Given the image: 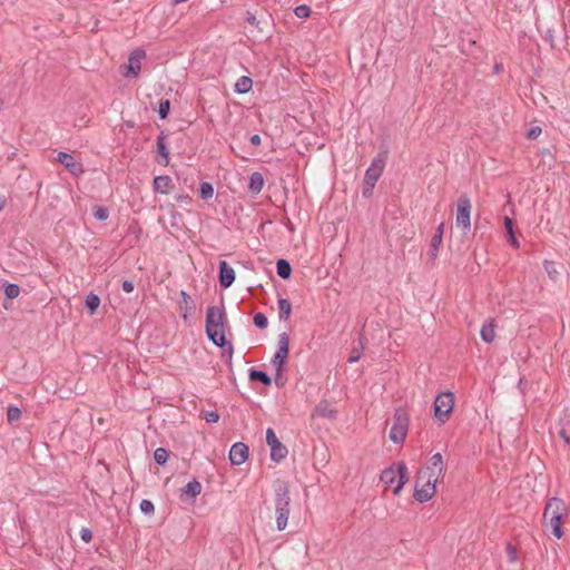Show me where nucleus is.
I'll list each match as a JSON object with an SVG mask.
<instances>
[{
  "mask_svg": "<svg viewBox=\"0 0 570 570\" xmlns=\"http://www.w3.org/2000/svg\"><path fill=\"white\" fill-rule=\"evenodd\" d=\"M277 351L289 352V337L286 333H282L278 335V348Z\"/></svg>",
  "mask_w": 570,
  "mask_h": 570,
  "instance_id": "2f4dec72",
  "label": "nucleus"
},
{
  "mask_svg": "<svg viewBox=\"0 0 570 570\" xmlns=\"http://www.w3.org/2000/svg\"><path fill=\"white\" fill-rule=\"evenodd\" d=\"M277 305L279 318L286 321L291 316L292 304L286 298H278Z\"/></svg>",
  "mask_w": 570,
  "mask_h": 570,
  "instance_id": "b1692460",
  "label": "nucleus"
},
{
  "mask_svg": "<svg viewBox=\"0 0 570 570\" xmlns=\"http://www.w3.org/2000/svg\"><path fill=\"white\" fill-rule=\"evenodd\" d=\"M409 414L404 410L397 409L394 413V422L389 435L390 440L394 443L404 442L409 431Z\"/></svg>",
  "mask_w": 570,
  "mask_h": 570,
  "instance_id": "39448f33",
  "label": "nucleus"
},
{
  "mask_svg": "<svg viewBox=\"0 0 570 570\" xmlns=\"http://www.w3.org/2000/svg\"><path fill=\"white\" fill-rule=\"evenodd\" d=\"M287 356H288V353H286V352L282 353L281 351H277L272 360V364L276 368V372H277V376L275 379V382L277 384H282L281 373H282L283 364H284L285 360L287 358Z\"/></svg>",
  "mask_w": 570,
  "mask_h": 570,
  "instance_id": "4be33fe9",
  "label": "nucleus"
},
{
  "mask_svg": "<svg viewBox=\"0 0 570 570\" xmlns=\"http://www.w3.org/2000/svg\"><path fill=\"white\" fill-rule=\"evenodd\" d=\"M169 110H170V102L169 100H161L159 102V107H158V115L161 119H165L168 114H169Z\"/></svg>",
  "mask_w": 570,
  "mask_h": 570,
  "instance_id": "c9c22d12",
  "label": "nucleus"
},
{
  "mask_svg": "<svg viewBox=\"0 0 570 570\" xmlns=\"http://www.w3.org/2000/svg\"><path fill=\"white\" fill-rule=\"evenodd\" d=\"M507 554H508L509 561H511V562L517 561V559H518L517 550L510 543L507 546Z\"/></svg>",
  "mask_w": 570,
  "mask_h": 570,
  "instance_id": "a19ab883",
  "label": "nucleus"
},
{
  "mask_svg": "<svg viewBox=\"0 0 570 570\" xmlns=\"http://www.w3.org/2000/svg\"><path fill=\"white\" fill-rule=\"evenodd\" d=\"M94 216L98 220H106L109 216V212L106 207L102 206H96L94 208Z\"/></svg>",
  "mask_w": 570,
  "mask_h": 570,
  "instance_id": "f704fd0d",
  "label": "nucleus"
},
{
  "mask_svg": "<svg viewBox=\"0 0 570 570\" xmlns=\"http://www.w3.org/2000/svg\"><path fill=\"white\" fill-rule=\"evenodd\" d=\"M471 200L466 195L460 196L458 204H456V217H455V224L458 227H460L463 232L470 230L471 227Z\"/></svg>",
  "mask_w": 570,
  "mask_h": 570,
  "instance_id": "0eeeda50",
  "label": "nucleus"
},
{
  "mask_svg": "<svg viewBox=\"0 0 570 570\" xmlns=\"http://www.w3.org/2000/svg\"><path fill=\"white\" fill-rule=\"evenodd\" d=\"M7 417L9 422L18 421L21 417V411L17 406H10L7 411Z\"/></svg>",
  "mask_w": 570,
  "mask_h": 570,
  "instance_id": "e433bc0d",
  "label": "nucleus"
},
{
  "mask_svg": "<svg viewBox=\"0 0 570 570\" xmlns=\"http://www.w3.org/2000/svg\"><path fill=\"white\" fill-rule=\"evenodd\" d=\"M179 295V309L181 311L183 318L186 321L188 315L194 311V303L191 297L185 291H180Z\"/></svg>",
  "mask_w": 570,
  "mask_h": 570,
  "instance_id": "f3484780",
  "label": "nucleus"
},
{
  "mask_svg": "<svg viewBox=\"0 0 570 570\" xmlns=\"http://www.w3.org/2000/svg\"><path fill=\"white\" fill-rule=\"evenodd\" d=\"M246 21L252 26L258 24V20L256 19L255 14H253L249 11H247V13H246Z\"/></svg>",
  "mask_w": 570,
  "mask_h": 570,
  "instance_id": "09e8293b",
  "label": "nucleus"
},
{
  "mask_svg": "<svg viewBox=\"0 0 570 570\" xmlns=\"http://www.w3.org/2000/svg\"><path fill=\"white\" fill-rule=\"evenodd\" d=\"M264 183L265 181L263 175L261 173L255 171L249 177L248 190L253 195H257L262 191Z\"/></svg>",
  "mask_w": 570,
  "mask_h": 570,
  "instance_id": "412c9836",
  "label": "nucleus"
},
{
  "mask_svg": "<svg viewBox=\"0 0 570 570\" xmlns=\"http://www.w3.org/2000/svg\"><path fill=\"white\" fill-rule=\"evenodd\" d=\"M140 511L144 513V514H147V515H153L154 512H155V505L154 503L150 501V500H147V499H144L141 502H140Z\"/></svg>",
  "mask_w": 570,
  "mask_h": 570,
  "instance_id": "72a5a7b5",
  "label": "nucleus"
},
{
  "mask_svg": "<svg viewBox=\"0 0 570 570\" xmlns=\"http://www.w3.org/2000/svg\"><path fill=\"white\" fill-rule=\"evenodd\" d=\"M509 236V243L514 247V248H519L520 244H519V240L517 239V237L514 236V234L512 235H508Z\"/></svg>",
  "mask_w": 570,
  "mask_h": 570,
  "instance_id": "8fccbe9b",
  "label": "nucleus"
},
{
  "mask_svg": "<svg viewBox=\"0 0 570 570\" xmlns=\"http://www.w3.org/2000/svg\"><path fill=\"white\" fill-rule=\"evenodd\" d=\"M563 520H564V518H559V517L543 518L544 525L558 539L562 538V535H563V531H562V528H561Z\"/></svg>",
  "mask_w": 570,
  "mask_h": 570,
  "instance_id": "dca6fc26",
  "label": "nucleus"
},
{
  "mask_svg": "<svg viewBox=\"0 0 570 570\" xmlns=\"http://www.w3.org/2000/svg\"><path fill=\"white\" fill-rule=\"evenodd\" d=\"M443 232H444V224L441 223L438 226L436 232L431 239L430 250L428 253L429 257L432 262H434L438 256V252H439V248H440V246L442 244V239H443Z\"/></svg>",
  "mask_w": 570,
  "mask_h": 570,
  "instance_id": "2eb2a0df",
  "label": "nucleus"
},
{
  "mask_svg": "<svg viewBox=\"0 0 570 570\" xmlns=\"http://www.w3.org/2000/svg\"><path fill=\"white\" fill-rule=\"evenodd\" d=\"M454 407V396L451 392H444L436 396L434 402V416L444 423Z\"/></svg>",
  "mask_w": 570,
  "mask_h": 570,
  "instance_id": "423d86ee",
  "label": "nucleus"
},
{
  "mask_svg": "<svg viewBox=\"0 0 570 570\" xmlns=\"http://www.w3.org/2000/svg\"><path fill=\"white\" fill-rule=\"evenodd\" d=\"M80 538L85 542H90L92 539V533L89 529L82 528L80 531Z\"/></svg>",
  "mask_w": 570,
  "mask_h": 570,
  "instance_id": "37998d69",
  "label": "nucleus"
},
{
  "mask_svg": "<svg viewBox=\"0 0 570 570\" xmlns=\"http://www.w3.org/2000/svg\"><path fill=\"white\" fill-rule=\"evenodd\" d=\"M372 190H373V189H370V187L365 185V187H364V189H363V195H364L365 197H368V196H371V195H372Z\"/></svg>",
  "mask_w": 570,
  "mask_h": 570,
  "instance_id": "864d4df0",
  "label": "nucleus"
},
{
  "mask_svg": "<svg viewBox=\"0 0 570 570\" xmlns=\"http://www.w3.org/2000/svg\"><path fill=\"white\" fill-rule=\"evenodd\" d=\"M540 134H541L540 127H532L528 132V138L535 139L537 137L540 136Z\"/></svg>",
  "mask_w": 570,
  "mask_h": 570,
  "instance_id": "49530a36",
  "label": "nucleus"
},
{
  "mask_svg": "<svg viewBox=\"0 0 570 570\" xmlns=\"http://www.w3.org/2000/svg\"><path fill=\"white\" fill-rule=\"evenodd\" d=\"M560 435L564 440L566 443H570V436L567 435L564 430L560 431Z\"/></svg>",
  "mask_w": 570,
  "mask_h": 570,
  "instance_id": "603ef678",
  "label": "nucleus"
},
{
  "mask_svg": "<svg viewBox=\"0 0 570 570\" xmlns=\"http://www.w3.org/2000/svg\"><path fill=\"white\" fill-rule=\"evenodd\" d=\"M381 481L391 487L395 495L400 494L405 483L409 481L407 468L404 462H396L384 469L381 473Z\"/></svg>",
  "mask_w": 570,
  "mask_h": 570,
  "instance_id": "20e7f679",
  "label": "nucleus"
},
{
  "mask_svg": "<svg viewBox=\"0 0 570 570\" xmlns=\"http://www.w3.org/2000/svg\"><path fill=\"white\" fill-rule=\"evenodd\" d=\"M57 160L75 176L83 173L81 164L77 163L70 154L61 151L58 154Z\"/></svg>",
  "mask_w": 570,
  "mask_h": 570,
  "instance_id": "ddd939ff",
  "label": "nucleus"
},
{
  "mask_svg": "<svg viewBox=\"0 0 570 570\" xmlns=\"http://www.w3.org/2000/svg\"><path fill=\"white\" fill-rule=\"evenodd\" d=\"M248 458V446L243 442H237L229 450V461L233 465L243 464Z\"/></svg>",
  "mask_w": 570,
  "mask_h": 570,
  "instance_id": "f8f14e48",
  "label": "nucleus"
},
{
  "mask_svg": "<svg viewBox=\"0 0 570 570\" xmlns=\"http://www.w3.org/2000/svg\"><path fill=\"white\" fill-rule=\"evenodd\" d=\"M276 272L281 278H289L292 273L291 264L285 259H279L276 264Z\"/></svg>",
  "mask_w": 570,
  "mask_h": 570,
  "instance_id": "393cba45",
  "label": "nucleus"
},
{
  "mask_svg": "<svg viewBox=\"0 0 570 570\" xmlns=\"http://www.w3.org/2000/svg\"><path fill=\"white\" fill-rule=\"evenodd\" d=\"M4 204H6V200L2 197H0V212L3 209Z\"/></svg>",
  "mask_w": 570,
  "mask_h": 570,
  "instance_id": "5fc2aeb1",
  "label": "nucleus"
},
{
  "mask_svg": "<svg viewBox=\"0 0 570 570\" xmlns=\"http://www.w3.org/2000/svg\"><path fill=\"white\" fill-rule=\"evenodd\" d=\"M313 416L333 419L335 416V411L328 402L322 401L315 406Z\"/></svg>",
  "mask_w": 570,
  "mask_h": 570,
  "instance_id": "aec40b11",
  "label": "nucleus"
},
{
  "mask_svg": "<svg viewBox=\"0 0 570 570\" xmlns=\"http://www.w3.org/2000/svg\"><path fill=\"white\" fill-rule=\"evenodd\" d=\"M121 287L126 293H131L135 288L134 283L131 281H124Z\"/></svg>",
  "mask_w": 570,
  "mask_h": 570,
  "instance_id": "de8ad7c7",
  "label": "nucleus"
},
{
  "mask_svg": "<svg viewBox=\"0 0 570 570\" xmlns=\"http://www.w3.org/2000/svg\"><path fill=\"white\" fill-rule=\"evenodd\" d=\"M199 193L203 199L212 198L214 195V187L210 183L204 181L200 184Z\"/></svg>",
  "mask_w": 570,
  "mask_h": 570,
  "instance_id": "7c9ffc66",
  "label": "nucleus"
},
{
  "mask_svg": "<svg viewBox=\"0 0 570 570\" xmlns=\"http://www.w3.org/2000/svg\"><path fill=\"white\" fill-rule=\"evenodd\" d=\"M146 52L142 49H135L128 58L125 77H137L141 69V61L145 59Z\"/></svg>",
  "mask_w": 570,
  "mask_h": 570,
  "instance_id": "9d476101",
  "label": "nucleus"
},
{
  "mask_svg": "<svg viewBox=\"0 0 570 570\" xmlns=\"http://www.w3.org/2000/svg\"><path fill=\"white\" fill-rule=\"evenodd\" d=\"M85 305L89 309L90 315H94L100 305V298L98 295L90 293L86 296Z\"/></svg>",
  "mask_w": 570,
  "mask_h": 570,
  "instance_id": "a878e982",
  "label": "nucleus"
},
{
  "mask_svg": "<svg viewBox=\"0 0 570 570\" xmlns=\"http://www.w3.org/2000/svg\"><path fill=\"white\" fill-rule=\"evenodd\" d=\"M274 494L276 528L278 531H284L287 528L291 512V492L287 482L277 480L274 483Z\"/></svg>",
  "mask_w": 570,
  "mask_h": 570,
  "instance_id": "f03ea898",
  "label": "nucleus"
},
{
  "mask_svg": "<svg viewBox=\"0 0 570 570\" xmlns=\"http://www.w3.org/2000/svg\"><path fill=\"white\" fill-rule=\"evenodd\" d=\"M253 87V81L249 77L242 76L237 79L234 90L237 94H247Z\"/></svg>",
  "mask_w": 570,
  "mask_h": 570,
  "instance_id": "5701e85b",
  "label": "nucleus"
},
{
  "mask_svg": "<svg viewBox=\"0 0 570 570\" xmlns=\"http://www.w3.org/2000/svg\"><path fill=\"white\" fill-rule=\"evenodd\" d=\"M481 338L487 343H492L495 338V324L492 318L485 321L480 331Z\"/></svg>",
  "mask_w": 570,
  "mask_h": 570,
  "instance_id": "6ab92c4d",
  "label": "nucleus"
},
{
  "mask_svg": "<svg viewBox=\"0 0 570 570\" xmlns=\"http://www.w3.org/2000/svg\"><path fill=\"white\" fill-rule=\"evenodd\" d=\"M385 155L380 154L372 160L371 166L366 169L364 176V185L368 186L370 189H373L376 181L381 177L384 167H385Z\"/></svg>",
  "mask_w": 570,
  "mask_h": 570,
  "instance_id": "6e6552de",
  "label": "nucleus"
},
{
  "mask_svg": "<svg viewBox=\"0 0 570 570\" xmlns=\"http://www.w3.org/2000/svg\"><path fill=\"white\" fill-rule=\"evenodd\" d=\"M3 292L7 298L13 299L19 296L20 287L14 283H9L4 285Z\"/></svg>",
  "mask_w": 570,
  "mask_h": 570,
  "instance_id": "c85d7f7f",
  "label": "nucleus"
},
{
  "mask_svg": "<svg viewBox=\"0 0 570 570\" xmlns=\"http://www.w3.org/2000/svg\"><path fill=\"white\" fill-rule=\"evenodd\" d=\"M206 334L219 347L226 344L225 312L223 307L209 306L206 313Z\"/></svg>",
  "mask_w": 570,
  "mask_h": 570,
  "instance_id": "7ed1b4c3",
  "label": "nucleus"
},
{
  "mask_svg": "<svg viewBox=\"0 0 570 570\" xmlns=\"http://www.w3.org/2000/svg\"><path fill=\"white\" fill-rule=\"evenodd\" d=\"M501 66L500 65H495V71L498 72L500 70Z\"/></svg>",
  "mask_w": 570,
  "mask_h": 570,
  "instance_id": "6e6d98bb",
  "label": "nucleus"
},
{
  "mask_svg": "<svg viewBox=\"0 0 570 570\" xmlns=\"http://www.w3.org/2000/svg\"><path fill=\"white\" fill-rule=\"evenodd\" d=\"M362 348L363 346L361 345V347H354L351 352V355L348 357V362L350 363H355L357 362L360 358H361V355H362Z\"/></svg>",
  "mask_w": 570,
  "mask_h": 570,
  "instance_id": "ea45409f",
  "label": "nucleus"
},
{
  "mask_svg": "<svg viewBox=\"0 0 570 570\" xmlns=\"http://www.w3.org/2000/svg\"><path fill=\"white\" fill-rule=\"evenodd\" d=\"M157 150H158V154L164 159V165H168L169 153H168L167 146L165 144V138L161 136L158 137V139H157Z\"/></svg>",
  "mask_w": 570,
  "mask_h": 570,
  "instance_id": "c756f323",
  "label": "nucleus"
},
{
  "mask_svg": "<svg viewBox=\"0 0 570 570\" xmlns=\"http://www.w3.org/2000/svg\"><path fill=\"white\" fill-rule=\"evenodd\" d=\"M504 227L508 235L514 234L513 230V220L510 217H504Z\"/></svg>",
  "mask_w": 570,
  "mask_h": 570,
  "instance_id": "c03bdc74",
  "label": "nucleus"
},
{
  "mask_svg": "<svg viewBox=\"0 0 570 570\" xmlns=\"http://www.w3.org/2000/svg\"><path fill=\"white\" fill-rule=\"evenodd\" d=\"M266 442L271 448V459L273 461L279 462L286 458L288 453L287 448L278 440L272 428H268L266 431Z\"/></svg>",
  "mask_w": 570,
  "mask_h": 570,
  "instance_id": "1a4fd4ad",
  "label": "nucleus"
},
{
  "mask_svg": "<svg viewBox=\"0 0 570 570\" xmlns=\"http://www.w3.org/2000/svg\"><path fill=\"white\" fill-rule=\"evenodd\" d=\"M154 459L157 464H165L168 460V452L164 448H158L154 452Z\"/></svg>",
  "mask_w": 570,
  "mask_h": 570,
  "instance_id": "473e14b6",
  "label": "nucleus"
},
{
  "mask_svg": "<svg viewBox=\"0 0 570 570\" xmlns=\"http://www.w3.org/2000/svg\"><path fill=\"white\" fill-rule=\"evenodd\" d=\"M202 492V484L200 482L194 480L186 484L184 488V493L190 498H196Z\"/></svg>",
  "mask_w": 570,
  "mask_h": 570,
  "instance_id": "bb28decb",
  "label": "nucleus"
},
{
  "mask_svg": "<svg viewBox=\"0 0 570 570\" xmlns=\"http://www.w3.org/2000/svg\"><path fill=\"white\" fill-rule=\"evenodd\" d=\"M173 187V180L169 176H157L154 178V189L158 193L169 194Z\"/></svg>",
  "mask_w": 570,
  "mask_h": 570,
  "instance_id": "a211bd4d",
  "label": "nucleus"
},
{
  "mask_svg": "<svg viewBox=\"0 0 570 570\" xmlns=\"http://www.w3.org/2000/svg\"><path fill=\"white\" fill-rule=\"evenodd\" d=\"M249 377L252 381H258L265 385H269L272 382L271 377L263 371L252 370Z\"/></svg>",
  "mask_w": 570,
  "mask_h": 570,
  "instance_id": "cd10ccee",
  "label": "nucleus"
},
{
  "mask_svg": "<svg viewBox=\"0 0 570 570\" xmlns=\"http://www.w3.org/2000/svg\"><path fill=\"white\" fill-rule=\"evenodd\" d=\"M544 268H546V271H547L548 275H549L551 278H554V275L557 274V271H556V268H554V266H553V263H551V262H547V261H546V262H544Z\"/></svg>",
  "mask_w": 570,
  "mask_h": 570,
  "instance_id": "a18cd8bd",
  "label": "nucleus"
},
{
  "mask_svg": "<svg viewBox=\"0 0 570 570\" xmlns=\"http://www.w3.org/2000/svg\"><path fill=\"white\" fill-rule=\"evenodd\" d=\"M253 321L258 328H265L268 324L267 317L263 313H256Z\"/></svg>",
  "mask_w": 570,
  "mask_h": 570,
  "instance_id": "58836bf2",
  "label": "nucleus"
},
{
  "mask_svg": "<svg viewBox=\"0 0 570 570\" xmlns=\"http://www.w3.org/2000/svg\"><path fill=\"white\" fill-rule=\"evenodd\" d=\"M235 281V271L225 261L219 263V284L223 288H228Z\"/></svg>",
  "mask_w": 570,
  "mask_h": 570,
  "instance_id": "4468645a",
  "label": "nucleus"
},
{
  "mask_svg": "<svg viewBox=\"0 0 570 570\" xmlns=\"http://www.w3.org/2000/svg\"><path fill=\"white\" fill-rule=\"evenodd\" d=\"M568 515V508L566 503L559 498H552L548 501L543 518H566Z\"/></svg>",
  "mask_w": 570,
  "mask_h": 570,
  "instance_id": "9b49d317",
  "label": "nucleus"
},
{
  "mask_svg": "<svg viewBox=\"0 0 570 570\" xmlns=\"http://www.w3.org/2000/svg\"><path fill=\"white\" fill-rule=\"evenodd\" d=\"M294 13L298 18H307L311 14V8L306 4H301L295 8Z\"/></svg>",
  "mask_w": 570,
  "mask_h": 570,
  "instance_id": "4c0bfd02",
  "label": "nucleus"
},
{
  "mask_svg": "<svg viewBox=\"0 0 570 570\" xmlns=\"http://www.w3.org/2000/svg\"><path fill=\"white\" fill-rule=\"evenodd\" d=\"M261 141H262V139H261L259 135H253L250 137V144L254 145V146L261 145Z\"/></svg>",
  "mask_w": 570,
  "mask_h": 570,
  "instance_id": "3c124183",
  "label": "nucleus"
},
{
  "mask_svg": "<svg viewBox=\"0 0 570 570\" xmlns=\"http://www.w3.org/2000/svg\"><path fill=\"white\" fill-rule=\"evenodd\" d=\"M204 417L208 423H216L219 420V414L215 411H209L205 413Z\"/></svg>",
  "mask_w": 570,
  "mask_h": 570,
  "instance_id": "79ce46f5",
  "label": "nucleus"
},
{
  "mask_svg": "<svg viewBox=\"0 0 570 570\" xmlns=\"http://www.w3.org/2000/svg\"><path fill=\"white\" fill-rule=\"evenodd\" d=\"M445 463L441 453L433 454L428 463L419 471L415 481L414 498L424 503L433 498L438 482L445 474Z\"/></svg>",
  "mask_w": 570,
  "mask_h": 570,
  "instance_id": "f257e3e1",
  "label": "nucleus"
}]
</instances>
